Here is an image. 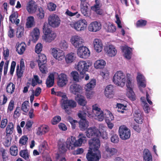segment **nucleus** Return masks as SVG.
<instances>
[{"label": "nucleus", "mask_w": 161, "mask_h": 161, "mask_svg": "<svg viewBox=\"0 0 161 161\" xmlns=\"http://www.w3.org/2000/svg\"><path fill=\"white\" fill-rule=\"evenodd\" d=\"M105 119V122H109L114 119V117L112 114L108 110H105L104 112Z\"/></svg>", "instance_id": "39"}, {"label": "nucleus", "mask_w": 161, "mask_h": 161, "mask_svg": "<svg viewBox=\"0 0 161 161\" xmlns=\"http://www.w3.org/2000/svg\"><path fill=\"white\" fill-rule=\"evenodd\" d=\"M47 65L46 64H41L38 65L40 70L42 73H46L47 71Z\"/></svg>", "instance_id": "52"}, {"label": "nucleus", "mask_w": 161, "mask_h": 161, "mask_svg": "<svg viewBox=\"0 0 161 161\" xmlns=\"http://www.w3.org/2000/svg\"><path fill=\"white\" fill-rule=\"evenodd\" d=\"M34 23V18L33 16L28 17L27 21L26 23V25L27 28H31L33 27Z\"/></svg>", "instance_id": "45"}, {"label": "nucleus", "mask_w": 161, "mask_h": 161, "mask_svg": "<svg viewBox=\"0 0 161 161\" xmlns=\"http://www.w3.org/2000/svg\"><path fill=\"white\" fill-rule=\"evenodd\" d=\"M126 95L132 100L134 101L136 100V96L132 88H130V89H127Z\"/></svg>", "instance_id": "42"}, {"label": "nucleus", "mask_w": 161, "mask_h": 161, "mask_svg": "<svg viewBox=\"0 0 161 161\" xmlns=\"http://www.w3.org/2000/svg\"><path fill=\"white\" fill-rule=\"evenodd\" d=\"M11 140L12 137L11 136H6V138L3 143L4 146L6 147H9L11 144Z\"/></svg>", "instance_id": "61"}, {"label": "nucleus", "mask_w": 161, "mask_h": 161, "mask_svg": "<svg viewBox=\"0 0 161 161\" xmlns=\"http://www.w3.org/2000/svg\"><path fill=\"white\" fill-rule=\"evenodd\" d=\"M93 44L95 50L97 52L99 53L103 49V44L100 40L95 39L93 41Z\"/></svg>", "instance_id": "23"}, {"label": "nucleus", "mask_w": 161, "mask_h": 161, "mask_svg": "<svg viewBox=\"0 0 161 161\" xmlns=\"http://www.w3.org/2000/svg\"><path fill=\"white\" fill-rule=\"evenodd\" d=\"M89 4L86 2H83L80 5V11L82 14L86 17L89 16L91 15L90 10L88 8Z\"/></svg>", "instance_id": "14"}, {"label": "nucleus", "mask_w": 161, "mask_h": 161, "mask_svg": "<svg viewBox=\"0 0 161 161\" xmlns=\"http://www.w3.org/2000/svg\"><path fill=\"white\" fill-rule=\"evenodd\" d=\"M15 85L13 83L10 82L7 84L6 87V92L9 95H11L14 92Z\"/></svg>", "instance_id": "34"}, {"label": "nucleus", "mask_w": 161, "mask_h": 161, "mask_svg": "<svg viewBox=\"0 0 161 161\" xmlns=\"http://www.w3.org/2000/svg\"><path fill=\"white\" fill-rule=\"evenodd\" d=\"M135 121L138 124H142L143 119V114L139 110L135 111L134 114Z\"/></svg>", "instance_id": "20"}, {"label": "nucleus", "mask_w": 161, "mask_h": 161, "mask_svg": "<svg viewBox=\"0 0 161 161\" xmlns=\"http://www.w3.org/2000/svg\"><path fill=\"white\" fill-rule=\"evenodd\" d=\"M131 75L129 74H127V78L126 86L127 87V89L132 88V84L131 78Z\"/></svg>", "instance_id": "48"}, {"label": "nucleus", "mask_w": 161, "mask_h": 161, "mask_svg": "<svg viewBox=\"0 0 161 161\" xmlns=\"http://www.w3.org/2000/svg\"><path fill=\"white\" fill-rule=\"evenodd\" d=\"M119 132L120 138L123 140H127L130 136V130L124 125L119 127Z\"/></svg>", "instance_id": "7"}, {"label": "nucleus", "mask_w": 161, "mask_h": 161, "mask_svg": "<svg viewBox=\"0 0 161 161\" xmlns=\"http://www.w3.org/2000/svg\"><path fill=\"white\" fill-rule=\"evenodd\" d=\"M43 32L44 34V39L46 42H50L54 40L56 35L48 27L47 25L44 24L43 28Z\"/></svg>", "instance_id": "4"}, {"label": "nucleus", "mask_w": 161, "mask_h": 161, "mask_svg": "<svg viewBox=\"0 0 161 161\" xmlns=\"http://www.w3.org/2000/svg\"><path fill=\"white\" fill-rule=\"evenodd\" d=\"M94 114L95 116L96 117V119H97L99 121H102L104 119V113L102 110L99 112L97 111V113L95 114Z\"/></svg>", "instance_id": "43"}, {"label": "nucleus", "mask_w": 161, "mask_h": 161, "mask_svg": "<svg viewBox=\"0 0 161 161\" xmlns=\"http://www.w3.org/2000/svg\"><path fill=\"white\" fill-rule=\"evenodd\" d=\"M147 21L145 20L140 19L137 21L136 24V26L137 27L144 26L147 25Z\"/></svg>", "instance_id": "49"}, {"label": "nucleus", "mask_w": 161, "mask_h": 161, "mask_svg": "<svg viewBox=\"0 0 161 161\" xmlns=\"http://www.w3.org/2000/svg\"><path fill=\"white\" fill-rule=\"evenodd\" d=\"M86 114L82 112L79 113L78 114V117L80 118L79 122V127L80 130L84 131L87 129L89 126V122L86 120Z\"/></svg>", "instance_id": "8"}, {"label": "nucleus", "mask_w": 161, "mask_h": 161, "mask_svg": "<svg viewBox=\"0 0 161 161\" xmlns=\"http://www.w3.org/2000/svg\"><path fill=\"white\" fill-rule=\"evenodd\" d=\"M75 53H69L65 57L66 62L68 64L71 63L75 60Z\"/></svg>", "instance_id": "38"}, {"label": "nucleus", "mask_w": 161, "mask_h": 161, "mask_svg": "<svg viewBox=\"0 0 161 161\" xmlns=\"http://www.w3.org/2000/svg\"><path fill=\"white\" fill-rule=\"evenodd\" d=\"M58 84L60 87H63L66 85L67 82V78L66 75L62 73L58 77Z\"/></svg>", "instance_id": "21"}, {"label": "nucleus", "mask_w": 161, "mask_h": 161, "mask_svg": "<svg viewBox=\"0 0 161 161\" xmlns=\"http://www.w3.org/2000/svg\"><path fill=\"white\" fill-rule=\"evenodd\" d=\"M96 84V80L95 79L91 80L90 82L88 83L86 85L85 89L86 91H90L92 90Z\"/></svg>", "instance_id": "40"}, {"label": "nucleus", "mask_w": 161, "mask_h": 161, "mask_svg": "<svg viewBox=\"0 0 161 161\" xmlns=\"http://www.w3.org/2000/svg\"><path fill=\"white\" fill-rule=\"evenodd\" d=\"M86 133L87 137L88 138H98L101 135L100 132L95 127L89 128L87 129Z\"/></svg>", "instance_id": "11"}, {"label": "nucleus", "mask_w": 161, "mask_h": 161, "mask_svg": "<svg viewBox=\"0 0 161 161\" xmlns=\"http://www.w3.org/2000/svg\"><path fill=\"white\" fill-rule=\"evenodd\" d=\"M116 27L113 24H110L108 25L107 31L110 32H114L116 31Z\"/></svg>", "instance_id": "63"}, {"label": "nucleus", "mask_w": 161, "mask_h": 161, "mask_svg": "<svg viewBox=\"0 0 161 161\" xmlns=\"http://www.w3.org/2000/svg\"><path fill=\"white\" fill-rule=\"evenodd\" d=\"M90 53L89 49L83 46L80 47L77 51L78 55L82 58H88L90 55Z\"/></svg>", "instance_id": "12"}, {"label": "nucleus", "mask_w": 161, "mask_h": 161, "mask_svg": "<svg viewBox=\"0 0 161 161\" xmlns=\"http://www.w3.org/2000/svg\"><path fill=\"white\" fill-rule=\"evenodd\" d=\"M17 13H13L9 16V20L12 23L14 24L15 23V20L17 18Z\"/></svg>", "instance_id": "62"}, {"label": "nucleus", "mask_w": 161, "mask_h": 161, "mask_svg": "<svg viewBox=\"0 0 161 161\" xmlns=\"http://www.w3.org/2000/svg\"><path fill=\"white\" fill-rule=\"evenodd\" d=\"M52 54L55 58L59 61L61 60L64 58V53L62 50H58L55 48H53Z\"/></svg>", "instance_id": "15"}, {"label": "nucleus", "mask_w": 161, "mask_h": 161, "mask_svg": "<svg viewBox=\"0 0 161 161\" xmlns=\"http://www.w3.org/2000/svg\"><path fill=\"white\" fill-rule=\"evenodd\" d=\"M91 65V63L89 62L80 61L78 63L76 69L82 77H84V74L86 71H88L89 67Z\"/></svg>", "instance_id": "6"}, {"label": "nucleus", "mask_w": 161, "mask_h": 161, "mask_svg": "<svg viewBox=\"0 0 161 161\" xmlns=\"http://www.w3.org/2000/svg\"><path fill=\"white\" fill-rule=\"evenodd\" d=\"M105 150L106 153L107 157H110L115 154L118 150L117 149L114 148H109L108 146H106L105 147Z\"/></svg>", "instance_id": "26"}, {"label": "nucleus", "mask_w": 161, "mask_h": 161, "mask_svg": "<svg viewBox=\"0 0 161 161\" xmlns=\"http://www.w3.org/2000/svg\"><path fill=\"white\" fill-rule=\"evenodd\" d=\"M49 130V127L47 125H42L38 127L37 133L39 135L44 134L47 132Z\"/></svg>", "instance_id": "32"}, {"label": "nucleus", "mask_w": 161, "mask_h": 161, "mask_svg": "<svg viewBox=\"0 0 161 161\" xmlns=\"http://www.w3.org/2000/svg\"><path fill=\"white\" fill-rule=\"evenodd\" d=\"M36 8V6L35 4V2L31 0L28 3L26 9L29 13H34Z\"/></svg>", "instance_id": "24"}, {"label": "nucleus", "mask_w": 161, "mask_h": 161, "mask_svg": "<svg viewBox=\"0 0 161 161\" xmlns=\"http://www.w3.org/2000/svg\"><path fill=\"white\" fill-rule=\"evenodd\" d=\"M102 25L100 23L95 21L92 22L89 25L88 28L89 31L96 32L101 29Z\"/></svg>", "instance_id": "16"}, {"label": "nucleus", "mask_w": 161, "mask_h": 161, "mask_svg": "<svg viewBox=\"0 0 161 161\" xmlns=\"http://www.w3.org/2000/svg\"><path fill=\"white\" fill-rule=\"evenodd\" d=\"M59 46L61 49L64 50L67 49L68 47L67 42L64 40L61 41L59 44Z\"/></svg>", "instance_id": "53"}, {"label": "nucleus", "mask_w": 161, "mask_h": 161, "mask_svg": "<svg viewBox=\"0 0 161 161\" xmlns=\"http://www.w3.org/2000/svg\"><path fill=\"white\" fill-rule=\"evenodd\" d=\"M24 70L23 69H19V65L17 66L16 72L18 78H20L22 76Z\"/></svg>", "instance_id": "54"}, {"label": "nucleus", "mask_w": 161, "mask_h": 161, "mask_svg": "<svg viewBox=\"0 0 161 161\" xmlns=\"http://www.w3.org/2000/svg\"><path fill=\"white\" fill-rule=\"evenodd\" d=\"M14 130L13 123L12 122H9L6 129V136H11V135L13 133Z\"/></svg>", "instance_id": "28"}, {"label": "nucleus", "mask_w": 161, "mask_h": 161, "mask_svg": "<svg viewBox=\"0 0 161 161\" xmlns=\"http://www.w3.org/2000/svg\"><path fill=\"white\" fill-rule=\"evenodd\" d=\"M71 76L73 80L76 81H78L79 80V75L78 73L76 71H72L71 73Z\"/></svg>", "instance_id": "60"}, {"label": "nucleus", "mask_w": 161, "mask_h": 161, "mask_svg": "<svg viewBox=\"0 0 161 161\" xmlns=\"http://www.w3.org/2000/svg\"><path fill=\"white\" fill-rule=\"evenodd\" d=\"M40 35L39 30L37 28H35L31 33L32 39V41L36 42L38 40Z\"/></svg>", "instance_id": "30"}, {"label": "nucleus", "mask_w": 161, "mask_h": 161, "mask_svg": "<svg viewBox=\"0 0 161 161\" xmlns=\"http://www.w3.org/2000/svg\"><path fill=\"white\" fill-rule=\"evenodd\" d=\"M105 52L109 56L111 57L114 56L117 53V50L112 45L106 46L104 48Z\"/></svg>", "instance_id": "19"}, {"label": "nucleus", "mask_w": 161, "mask_h": 161, "mask_svg": "<svg viewBox=\"0 0 161 161\" xmlns=\"http://www.w3.org/2000/svg\"><path fill=\"white\" fill-rule=\"evenodd\" d=\"M70 42L75 47L78 48L83 46V43L84 42L83 40L81 37L77 35L73 36L70 39Z\"/></svg>", "instance_id": "13"}, {"label": "nucleus", "mask_w": 161, "mask_h": 161, "mask_svg": "<svg viewBox=\"0 0 161 161\" xmlns=\"http://www.w3.org/2000/svg\"><path fill=\"white\" fill-rule=\"evenodd\" d=\"M78 139H76L75 136H71L68 138L66 142V148L69 150H73L76 147H81L82 144H84L86 142V137L82 133H80L78 135Z\"/></svg>", "instance_id": "1"}, {"label": "nucleus", "mask_w": 161, "mask_h": 161, "mask_svg": "<svg viewBox=\"0 0 161 161\" xmlns=\"http://www.w3.org/2000/svg\"><path fill=\"white\" fill-rule=\"evenodd\" d=\"M0 152L2 153V155L3 161H6L8 159V156L7 155L6 150L2 148L0 149Z\"/></svg>", "instance_id": "58"}, {"label": "nucleus", "mask_w": 161, "mask_h": 161, "mask_svg": "<svg viewBox=\"0 0 161 161\" xmlns=\"http://www.w3.org/2000/svg\"><path fill=\"white\" fill-rule=\"evenodd\" d=\"M26 47V45L24 42H22L20 43L18 42L16 44V51L19 54L21 55L24 53Z\"/></svg>", "instance_id": "25"}, {"label": "nucleus", "mask_w": 161, "mask_h": 161, "mask_svg": "<svg viewBox=\"0 0 161 161\" xmlns=\"http://www.w3.org/2000/svg\"><path fill=\"white\" fill-rule=\"evenodd\" d=\"M62 99L61 100L62 107L65 110V112L68 114L71 113L72 112L71 108H74L76 106V103L72 100L64 99V98H67L66 95L63 93L61 96Z\"/></svg>", "instance_id": "3"}, {"label": "nucleus", "mask_w": 161, "mask_h": 161, "mask_svg": "<svg viewBox=\"0 0 161 161\" xmlns=\"http://www.w3.org/2000/svg\"><path fill=\"white\" fill-rule=\"evenodd\" d=\"M20 156L25 160H27L29 158V153L27 150H23L19 152Z\"/></svg>", "instance_id": "44"}, {"label": "nucleus", "mask_w": 161, "mask_h": 161, "mask_svg": "<svg viewBox=\"0 0 161 161\" xmlns=\"http://www.w3.org/2000/svg\"><path fill=\"white\" fill-rule=\"evenodd\" d=\"M87 22L85 19L79 20L73 24H71V26L78 31L84 30L86 27Z\"/></svg>", "instance_id": "9"}, {"label": "nucleus", "mask_w": 161, "mask_h": 161, "mask_svg": "<svg viewBox=\"0 0 161 161\" xmlns=\"http://www.w3.org/2000/svg\"><path fill=\"white\" fill-rule=\"evenodd\" d=\"M101 156L99 155L98 156L91 154L89 153H87L86 155V157L88 161H99Z\"/></svg>", "instance_id": "35"}, {"label": "nucleus", "mask_w": 161, "mask_h": 161, "mask_svg": "<svg viewBox=\"0 0 161 161\" xmlns=\"http://www.w3.org/2000/svg\"><path fill=\"white\" fill-rule=\"evenodd\" d=\"M118 109V111L119 113H123L124 112V110H125L126 106H124L123 104L121 103H118L117 105Z\"/></svg>", "instance_id": "57"}, {"label": "nucleus", "mask_w": 161, "mask_h": 161, "mask_svg": "<svg viewBox=\"0 0 161 161\" xmlns=\"http://www.w3.org/2000/svg\"><path fill=\"white\" fill-rule=\"evenodd\" d=\"M125 75L122 71H118L114 76L113 81L116 85L122 87L125 85Z\"/></svg>", "instance_id": "5"}, {"label": "nucleus", "mask_w": 161, "mask_h": 161, "mask_svg": "<svg viewBox=\"0 0 161 161\" xmlns=\"http://www.w3.org/2000/svg\"><path fill=\"white\" fill-rule=\"evenodd\" d=\"M36 16L38 19H43L44 17V12L42 8H39L38 9V12L36 14Z\"/></svg>", "instance_id": "50"}, {"label": "nucleus", "mask_w": 161, "mask_h": 161, "mask_svg": "<svg viewBox=\"0 0 161 161\" xmlns=\"http://www.w3.org/2000/svg\"><path fill=\"white\" fill-rule=\"evenodd\" d=\"M28 140V138L26 136H23L20 139L19 143L21 146L25 145L26 144Z\"/></svg>", "instance_id": "51"}, {"label": "nucleus", "mask_w": 161, "mask_h": 161, "mask_svg": "<svg viewBox=\"0 0 161 161\" xmlns=\"http://www.w3.org/2000/svg\"><path fill=\"white\" fill-rule=\"evenodd\" d=\"M138 86L141 90L142 87L145 88L146 86V81L145 78L142 74L138 73L136 77Z\"/></svg>", "instance_id": "18"}, {"label": "nucleus", "mask_w": 161, "mask_h": 161, "mask_svg": "<svg viewBox=\"0 0 161 161\" xmlns=\"http://www.w3.org/2000/svg\"><path fill=\"white\" fill-rule=\"evenodd\" d=\"M61 120L60 116L57 115L54 117L53 119L51 122L52 125H55L58 123Z\"/></svg>", "instance_id": "56"}, {"label": "nucleus", "mask_w": 161, "mask_h": 161, "mask_svg": "<svg viewBox=\"0 0 161 161\" xmlns=\"http://www.w3.org/2000/svg\"><path fill=\"white\" fill-rule=\"evenodd\" d=\"M29 103V102L27 101H24L21 105L22 110L25 113H27L28 111V109L27 108V105Z\"/></svg>", "instance_id": "55"}, {"label": "nucleus", "mask_w": 161, "mask_h": 161, "mask_svg": "<svg viewBox=\"0 0 161 161\" xmlns=\"http://www.w3.org/2000/svg\"><path fill=\"white\" fill-rule=\"evenodd\" d=\"M71 10L72 11H70L68 9L67 10L65 13L71 17L75 15L77 18L80 17V14L78 13V9L77 7L76 6H72L71 7Z\"/></svg>", "instance_id": "22"}, {"label": "nucleus", "mask_w": 161, "mask_h": 161, "mask_svg": "<svg viewBox=\"0 0 161 161\" xmlns=\"http://www.w3.org/2000/svg\"><path fill=\"white\" fill-rule=\"evenodd\" d=\"M82 88L79 85L73 84L71 85L70 86V90L71 92L75 94H77L80 93V91Z\"/></svg>", "instance_id": "27"}, {"label": "nucleus", "mask_w": 161, "mask_h": 161, "mask_svg": "<svg viewBox=\"0 0 161 161\" xmlns=\"http://www.w3.org/2000/svg\"><path fill=\"white\" fill-rule=\"evenodd\" d=\"M18 149L17 147L15 145L12 146L10 148L11 155L14 156H16L18 153Z\"/></svg>", "instance_id": "47"}, {"label": "nucleus", "mask_w": 161, "mask_h": 161, "mask_svg": "<svg viewBox=\"0 0 161 161\" xmlns=\"http://www.w3.org/2000/svg\"><path fill=\"white\" fill-rule=\"evenodd\" d=\"M75 100L78 104L81 106H84L86 104L87 102L85 97L81 95L77 94V97L75 98Z\"/></svg>", "instance_id": "31"}, {"label": "nucleus", "mask_w": 161, "mask_h": 161, "mask_svg": "<svg viewBox=\"0 0 161 161\" xmlns=\"http://www.w3.org/2000/svg\"><path fill=\"white\" fill-rule=\"evenodd\" d=\"M143 158L144 161H153L151 154L147 149L144 150Z\"/></svg>", "instance_id": "36"}, {"label": "nucleus", "mask_w": 161, "mask_h": 161, "mask_svg": "<svg viewBox=\"0 0 161 161\" xmlns=\"http://www.w3.org/2000/svg\"><path fill=\"white\" fill-rule=\"evenodd\" d=\"M42 44L41 43H38L35 47V52L38 54H39L42 51Z\"/></svg>", "instance_id": "59"}, {"label": "nucleus", "mask_w": 161, "mask_h": 161, "mask_svg": "<svg viewBox=\"0 0 161 161\" xmlns=\"http://www.w3.org/2000/svg\"><path fill=\"white\" fill-rule=\"evenodd\" d=\"M60 23V18L57 15L52 14L49 16L48 18V23L52 27L56 28L58 27Z\"/></svg>", "instance_id": "10"}, {"label": "nucleus", "mask_w": 161, "mask_h": 161, "mask_svg": "<svg viewBox=\"0 0 161 161\" xmlns=\"http://www.w3.org/2000/svg\"><path fill=\"white\" fill-rule=\"evenodd\" d=\"M89 149L88 152L91 154L95 155H99L101 156L100 151L99 149L100 146V141L99 138H93L88 141Z\"/></svg>", "instance_id": "2"}, {"label": "nucleus", "mask_w": 161, "mask_h": 161, "mask_svg": "<svg viewBox=\"0 0 161 161\" xmlns=\"http://www.w3.org/2000/svg\"><path fill=\"white\" fill-rule=\"evenodd\" d=\"M109 73L108 70L105 69L103 71L100 73L101 75L103 77V79H105L107 80L108 78L109 75Z\"/></svg>", "instance_id": "64"}, {"label": "nucleus", "mask_w": 161, "mask_h": 161, "mask_svg": "<svg viewBox=\"0 0 161 161\" xmlns=\"http://www.w3.org/2000/svg\"><path fill=\"white\" fill-rule=\"evenodd\" d=\"M131 48L127 47H123L122 48V51L124 53L125 57L128 59H130L131 58Z\"/></svg>", "instance_id": "33"}, {"label": "nucleus", "mask_w": 161, "mask_h": 161, "mask_svg": "<svg viewBox=\"0 0 161 161\" xmlns=\"http://www.w3.org/2000/svg\"><path fill=\"white\" fill-rule=\"evenodd\" d=\"M54 76L53 73L49 75L46 82L47 87L50 88L53 86L54 83Z\"/></svg>", "instance_id": "29"}, {"label": "nucleus", "mask_w": 161, "mask_h": 161, "mask_svg": "<svg viewBox=\"0 0 161 161\" xmlns=\"http://www.w3.org/2000/svg\"><path fill=\"white\" fill-rule=\"evenodd\" d=\"M46 62L47 58L44 54H41L39 56V59L38 61V65L41 64H46Z\"/></svg>", "instance_id": "46"}, {"label": "nucleus", "mask_w": 161, "mask_h": 161, "mask_svg": "<svg viewBox=\"0 0 161 161\" xmlns=\"http://www.w3.org/2000/svg\"><path fill=\"white\" fill-rule=\"evenodd\" d=\"M106 64V62L104 60H98L95 63L94 66L96 69H100L103 68Z\"/></svg>", "instance_id": "37"}, {"label": "nucleus", "mask_w": 161, "mask_h": 161, "mask_svg": "<svg viewBox=\"0 0 161 161\" xmlns=\"http://www.w3.org/2000/svg\"><path fill=\"white\" fill-rule=\"evenodd\" d=\"M105 95L108 98H113L114 95V88L112 85L107 86L105 89Z\"/></svg>", "instance_id": "17"}, {"label": "nucleus", "mask_w": 161, "mask_h": 161, "mask_svg": "<svg viewBox=\"0 0 161 161\" xmlns=\"http://www.w3.org/2000/svg\"><path fill=\"white\" fill-rule=\"evenodd\" d=\"M101 5H94L91 7V9L97 14L102 15L103 14V11L100 8Z\"/></svg>", "instance_id": "41"}]
</instances>
